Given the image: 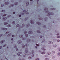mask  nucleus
<instances>
[{"instance_id":"obj_1","label":"nucleus","mask_w":60,"mask_h":60,"mask_svg":"<svg viewBox=\"0 0 60 60\" xmlns=\"http://www.w3.org/2000/svg\"><path fill=\"white\" fill-rule=\"evenodd\" d=\"M44 10L47 13H48V15L49 16L50 15V12H49V11L48 10V8H45Z\"/></svg>"},{"instance_id":"obj_2","label":"nucleus","mask_w":60,"mask_h":60,"mask_svg":"<svg viewBox=\"0 0 60 60\" xmlns=\"http://www.w3.org/2000/svg\"><path fill=\"white\" fill-rule=\"evenodd\" d=\"M19 37L20 38H22V40H25V38H23V35H20L19 36Z\"/></svg>"},{"instance_id":"obj_3","label":"nucleus","mask_w":60,"mask_h":60,"mask_svg":"<svg viewBox=\"0 0 60 60\" xmlns=\"http://www.w3.org/2000/svg\"><path fill=\"white\" fill-rule=\"evenodd\" d=\"M34 51H32V57H34Z\"/></svg>"},{"instance_id":"obj_4","label":"nucleus","mask_w":60,"mask_h":60,"mask_svg":"<svg viewBox=\"0 0 60 60\" xmlns=\"http://www.w3.org/2000/svg\"><path fill=\"white\" fill-rule=\"evenodd\" d=\"M48 43L50 44H53V42L52 41H49L48 42Z\"/></svg>"},{"instance_id":"obj_5","label":"nucleus","mask_w":60,"mask_h":60,"mask_svg":"<svg viewBox=\"0 0 60 60\" xmlns=\"http://www.w3.org/2000/svg\"><path fill=\"white\" fill-rule=\"evenodd\" d=\"M27 33V32H26V31H25V32L24 33V34H25V35L26 37H28V35L27 34H26Z\"/></svg>"},{"instance_id":"obj_6","label":"nucleus","mask_w":60,"mask_h":60,"mask_svg":"<svg viewBox=\"0 0 60 60\" xmlns=\"http://www.w3.org/2000/svg\"><path fill=\"white\" fill-rule=\"evenodd\" d=\"M52 46L53 48H56V47L57 45L56 44H53L52 45Z\"/></svg>"},{"instance_id":"obj_7","label":"nucleus","mask_w":60,"mask_h":60,"mask_svg":"<svg viewBox=\"0 0 60 60\" xmlns=\"http://www.w3.org/2000/svg\"><path fill=\"white\" fill-rule=\"evenodd\" d=\"M23 12H25V13H26V14H27L29 13L27 11H26L25 10H23Z\"/></svg>"},{"instance_id":"obj_8","label":"nucleus","mask_w":60,"mask_h":60,"mask_svg":"<svg viewBox=\"0 0 60 60\" xmlns=\"http://www.w3.org/2000/svg\"><path fill=\"white\" fill-rule=\"evenodd\" d=\"M56 53V52L55 51H53L52 52V55H54Z\"/></svg>"},{"instance_id":"obj_9","label":"nucleus","mask_w":60,"mask_h":60,"mask_svg":"<svg viewBox=\"0 0 60 60\" xmlns=\"http://www.w3.org/2000/svg\"><path fill=\"white\" fill-rule=\"evenodd\" d=\"M30 22L31 24H34V21H33V20H30Z\"/></svg>"},{"instance_id":"obj_10","label":"nucleus","mask_w":60,"mask_h":60,"mask_svg":"<svg viewBox=\"0 0 60 60\" xmlns=\"http://www.w3.org/2000/svg\"><path fill=\"white\" fill-rule=\"evenodd\" d=\"M21 42H22V41L20 40L18 41H17V43L19 44H20V43H21Z\"/></svg>"},{"instance_id":"obj_11","label":"nucleus","mask_w":60,"mask_h":60,"mask_svg":"<svg viewBox=\"0 0 60 60\" xmlns=\"http://www.w3.org/2000/svg\"><path fill=\"white\" fill-rule=\"evenodd\" d=\"M57 56L58 57H59L60 56V52H59L57 54Z\"/></svg>"},{"instance_id":"obj_12","label":"nucleus","mask_w":60,"mask_h":60,"mask_svg":"<svg viewBox=\"0 0 60 60\" xmlns=\"http://www.w3.org/2000/svg\"><path fill=\"white\" fill-rule=\"evenodd\" d=\"M2 30H7V29L6 28H2Z\"/></svg>"},{"instance_id":"obj_13","label":"nucleus","mask_w":60,"mask_h":60,"mask_svg":"<svg viewBox=\"0 0 60 60\" xmlns=\"http://www.w3.org/2000/svg\"><path fill=\"white\" fill-rule=\"evenodd\" d=\"M47 54L48 55H51V52H48L47 53Z\"/></svg>"},{"instance_id":"obj_14","label":"nucleus","mask_w":60,"mask_h":60,"mask_svg":"<svg viewBox=\"0 0 60 60\" xmlns=\"http://www.w3.org/2000/svg\"><path fill=\"white\" fill-rule=\"evenodd\" d=\"M26 50L25 51L26 53H27L28 52V51L27 50V48H26Z\"/></svg>"},{"instance_id":"obj_15","label":"nucleus","mask_w":60,"mask_h":60,"mask_svg":"<svg viewBox=\"0 0 60 60\" xmlns=\"http://www.w3.org/2000/svg\"><path fill=\"white\" fill-rule=\"evenodd\" d=\"M17 55H18V56H21V57H22V55H20L19 54V53H17Z\"/></svg>"},{"instance_id":"obj_16","label":"nucleus","mask_w":60,"mask_h":60,"mask_svg":"<svg viewBox=\"0 0 60 60\" xmlns=\"http://www.w3.org/2000/svg\"><path fill=\"white\" fill-rule=\"evenodd\" d=\"M7 26L8 27H11V25L10 24L8 25Z\"/></svg>"},{"instance_id":"obj_17","label":"nucleus","mask_w":60,"mask_h":60,"mask_svg":"<svg viewBox=\"0 0 60 60\" xmlns=\"http://www.w3.org/2000/svg\"><path fill=\"white\" fill-rule=\"evenodd\" d=\"M41 49L43 50H44V51L45 50H46V49H45V48L43 47H42L41 48Z\"/></svg>"},{"instance_id":"obj_18","label":"nucleus","mask_w":60,"mask_h":60,"mask_svg":"<svg viewBox=\"0 0 60 60\" xmlns=\"http://www.w3.org/2000/svg\"><path fill=\"white\" fill-rule=\"evenodd\" d=\"M14 6V4H11V5L10 6H9V8L11 7H13V6Z\"/></svg>"},{"instance_id":"obj_19","label":"nucleus","mask_w":60,"mask_h":60,"mask_svg":"<svg viewBox=\"0 0 60 60\" xmlns=\"http://www.w3.org/2000/svg\"><path fill=\"white\" fill-rule=\"evenodd\" d=\"M32 33H33V32L31 31H29L28 32V34H32Z\"/></svg>"},{"instance_id":"obj_20","label":"nucleus","mask_w":60,"mask_h":60,"mask_svg":"<svg viewBox=\"0 0 60 60\" xmlns=\"http://www.w3.org/2000/svg\"><path fill=\"white\" fill-rule=\"evenodd\" d=\"M9 4V2H6L5 3V4H6V5H7V4Z\"/></svg>"},{"instance_id":"obj_21","label":"nucleus","mask_w":60,"mask_h":60,"mask_svg":"<svg viewBox=\"0 0 60 60\" xmlns=\"http://www.w3.org/2000/svg\"><path fill=\"white\" fill-rule=\"evenodd\" d=\"M28 59H32V57L31 56H29L28 57Z\"/></svg>"},{"instance_id":"obj_22","label":"nucleus","mask_w":60,"mask_h":60,"mask_svg":"<svg viewBox=\"0 0 60 60\" xmlns=\"http://www.w3.org/2000/svg\"><path fill=\"white\" fill-rule=\"evenodd\" d=\"M8 24V22H4V25H7Z\"/></svg>"},{"instance_id":"obj_23","label":"nucleus","mask_w":60,"mask_h":60,"mask_svg":"<svg viewBox=\"0 0 60 60\" xmlns=\"http://www.w3.org/2000/svg\"><path fill=\"white\" fill-rule=\"evenodd\" d=\"M30 41H31L30 39H29V40H27V42H30Z\"/></svg>"},{"instance_id":"obj_24","label":"nucleus","mask_w":60,"mask_h":60,"mask_svg":"<svg viewBox=\"0 0 60 60\" xmlns=\"http://www.w3.org/2000/svg\"><path fill=\"white\" fill-rule=\"evenodd\" d=\"M6 19H7V18L5 17H4L3 18V19H4V20H6Z\"/></svg>"},{"instance_id":"obj_25","label":"nucleus","mask_w":60,"mask_h":60,"mask_svg":"<svg viewBox=\"0 0 60 60\" xmlns=\"http://www.w3.org/2000/svg\"><path fill=\"white\" fill-rule=\"evenodd\" d=\"M29 4V2H27L26 3V6H27L28 5V4Z\"/></svg>"},{"instance_id":"obj_26","label":"nucleus","mask_w":60,"mask_h":60,"mask_svg":"<svg viewBox=\"0 0 60 60\" xmlns=\"http://www.w3.org/2000/svg\"><path fill=\"white\" fill-rule=\"evenodd\" d=\"M37 24L38 25H41V23L39 22H37Z\"/></svg>"},{"instance_id":"obj_27","label":"nucleus","mask_w":60,"mask_h":60,"mask_svg":"<svg viewBox=\"0 0 60 60\" xmlns=\"http://www.w3.org/2000/svg\"><path fill=\"white\" fill-rule=\"evenodd\" d=\"M41 54H45V52H43L41 53Z\"/></svg>"},{"instance_id":"obj_28","label":"nucleus","mask_w":60,"mask_h":60,"mask_svg":"<svg viewBox=\"0 0 60 60\" xmlns=\"http://www.w3.org/2000/svg\"><path fill=\"white\" fill-rule=\"evenodd\" d=\"M37 33H41V32H40V31L39 30H38L37 31Z\"/></svg>"},{"instance_id":"obj_29","label":"nucleus","mask_w":60,"mask_h":60,"mask_svg":"<svg viewBox=\"0 0 60 60\" xmlns=\"http://www.w3.org/2000/svg\"><path fill=\"white\" fill-rule=\"evenodd\" d=\"M19 60H25L24 59H21V58H19Z\"/></svg>"},{"instance_id":"obj_30","label":"nucleus","mask_w":60,"mask_h":60,"mask_svg":"<svg viewBox=\"0 0 60 60\" xmlns=\"http://www.w3.org/2000/svg\"><path fill=\"white\" fill-rule=\"evenodd\" d=\"M4 42V40H3V41H2L0 42V43H3Z\"/></svg>"},{"instance_id":"obj_31","label":"nucleus","mask_w":60,"mask_h":60,"mask_svg":"<svg viewBox=\"0 0 60 60\" xmlns=\"http://www.w3.org/2000/svg\"><path fill=\"white\" fill-rule=\"evenodd\" d=\"M56 39H53L52 41H53V42H55V41H56Z\"/></svg>"},{"instance_id":"obj_32","label":"nucleus","mask_w":60,"mask_h":60,"mask_svg":"<svg viewBox=\"0 0 60 60\" xmlns=\"http://www.w3.org/2000/svg\"><path fill=\"white\" fill-rule=\"evenodd\" d=\"M35 60H40V58H38L36 59Z\"/></svg>"},{"instance_id":"obj_33","label":"nucleus","mask_w":60,"mask_h":60,"mask_svg":"<svg viewBox=\"0 0 60 60\" xmlns=\"http://www.w3.org/2000/svg\"><path fill=\"white\" fill-rule=\"evenodd\" d=\"M45 41V39H44L42 41V42H44Z\"/></svg>"},{"instance_id":"obj_34","label":"nucleus","mask_w":60,"mask_h":60,"mask_svg":"<svg viewBox=\"0 0 60 60\" xmlns=\"http://www.w3.org/2000/svg\"><path fill=\"white\" fill-rule=\"evenodd\" d=\"M28 45H29L27 44H26L25 45V46L26 47H27V46H28Z\"/></svg>"},{"instance_id":"obj_35","label":"nucleus","mask_w":60,"mask_h":60,"mask_svg":"<svg viewBox=\"0 0 60 60\" xmlns=\"http://www.w3.org/2000/svg\"><path fill=\"white\" fill-rule=\"evenodd\" d=\"M22 48H24L25 47V45H24L23 44H22Z\"/></svg>"},{"instance_id":"obj_36","label":"nucleus","mask_w":60,"mask_h":60,"mask_svg":"<svg viewBox=\"0 0 60 60\" xmlns=\"http://www.w3.org/2000/svg\"><path fill=\"white\" fill-rule=\"evenodd\" d=\"M45 60H49V59L48 58H45Z\"/></svg>"},{"instance_id":"obj_37","label":"nucleus","mask_w":60,"mask_h":60,"mask_svg":"<svg viewBox=\"0 0 60 60\" xmlns=\"http://www.w3.org/2000/svg\"><path fill=\"white\" fill-rule=\"evenodd\" d=\"M9 33H10V32H7L6 33V34H9Z\"/></svg>"},{"instance_id":"obj_38","label":"nucleus","mask_w":60,"mask_h":60,"mask_svg":"<svg viewBox=\"0 0 60 60\" xmlns=\"http://www.w3.org/2000/svg\"><path fill=\"white\" fill-rule=\"evenodd\" d=\"M4 4H1V7H4Z\"/></svg>"},{"instance_id":"obj_39","label":"nucleus","mask_w":60,"mask_h":60,"mask_svg":"<svg viewBox=\"0 0 60 60\" xmlns=\"http://www.w3.org/2000/svg\"><path fill=\"white\" fill-rule=\"evenodd\" d=\"M15 5H17L18 4V2H15Z\"/></svg>"},{"instance_id":"obj_40","label":"nucleus","mask_w":60,"mask_h":60,"mask_svg":"<svg viewBox=\"0 0 60 60\" xmlns=\"http://www.w3.org/2000/svg\"><path fill=\"white\" fill-rule=\"evenodd\" d=\"M45 57H48V55H45Z\"/></svg>"},{"instance_id":"obj_41","label":"nucleus","mask_w":60,"mask_h":60,"mask_svg":"<svg viewBox=\"0 0 60 60\" xmlns=\"http://www.w3.org/2000/svg\"><path fill=\"white\" fill-rule=\"evenodd\" d=\"M19 26V25L18 24L16 26V27H18V26Z\"/></svg>"},{"instance_id":"obj_42","label":"nucleus","mask_w":60,"mask_h":60,"mask_svg":"<svg viewBox=\"0 0 60 60\" xmlns=\"http://www.w3.org/2000/svg\"><path fill=\"white\" fill-rule=\"evenodd\" d=\"M60 51V48H59L58 49V51Z\"/></svg>"},{"instance_id":"obj_43","label":"nucleus","mask_w":60,"mask_h":60,"mask_svg":"<svg viewBox=\"0 0 60 60\" xmlns=\"http://www.w3.org/2000/svg\"><path fill=\"white\" fill-rule=\"evenodd\" d=\"M57 38H60V36H58L57 37Z\"/></svg>"},{"instance_id":"obj_44","label":"nucleus","mask_w":60,"mask_h":60,"mask_svg":"<svg viewBox=\"0 0 60 60\" xmlns=\"http://www.w3.org/2000/svg\"><path fill=\"white\" fill-rule=\"evenodd\" d=\"M16 50L17 51H19V49L18 48H16Z\"/></svg>"},{"instance_id":"obj_45","label":"nucleus","mask_w":60,"mask_h":60,"mask_svg":"<svg viewBox=\"0 0 60 60\" xmlns=\"http://www.w3.org/2000/svg\"><path fill=\"white\" fill-rule=\"evenodd\" d=\"M57 42H60V41L59 40V39H58L57 40Z\"/></svg>"},{"instance_id":"obj_46","label":"nucleus","mask_w":60,"mask_h":60,"mask_svg":"<svg viewBox=\"0 0 60 60\" xmlns=\"http://www.w3.org/2000/svg\"><path fill=\"white\" fill-rule=\"evenodd\" d=\"M10 35H11V34H8L7 35V36H10Z\"/></svg>"},{"instance_id":"obj_47","label":"nucleus","mask_w":60,"mask_h":60,"mask_svg":"<svg viewBox=\"0 0 60 60\" xmlns=\"http://www.w3.org/2000/svg\"><path fill=\"white\" fill-rule=\"evenodd\" d=\"M11 16V15H9L8 16V18H9V17H10Z\"/></svg>"},{"instance_id":"obj_48","label":"nucleus","mask_w":60,"mask_h":60,"mask_svg":"<svg viewBox=\"0 0 60 60\" xmlns=\"http://www.w3.org/2000/svg\"><path fill=\"white\" fill-rule=\"evenodd\" d=\"M15 22L14 21H13L12 22V24H15Z\"/></svg>"},{"instance_id":"obj_49","label":"nucleus","mask_w":60,"mask_h":60,"mask_svg":"<svg viewBox=\"0 0 60 60\" xmlns=\"http://www.w3.org/2000/svg\"><path fill=\"white\" fill-rule=\"evenodd\" d=\"M15 46H14V48H17V46H16V45H15Z\"/></svg>"},{"instance_id":"obj_50","label":"nucleus","mask_w":60,"mask_h":60,"mask_svg":"<svg viewBox=\"0 0 60 60\" xmlns=\"http://www.w3.org/2000/svg\"><path fill=\"white\" fill-rule=\"evenodd\" d=\"M55 58V56H53L52 57V58L53 59H54Z\"/></svg>"},{"instance_id":"obj_51","label":"nucleus","mask_w":60,"mask_h":60,"mask_svg":"<svg viewBox=\"0 0 60 60\" xmlns=\"http://www.w3.org/2000/svg\"><path fill=\"white\" fill-rule=\"evenodd\" d=\"M56 35L58 36V35H60V34L59 33H58Z\"/></svg>"},{"instance_id":"obj_52","label":"nucleus","mask_w":60,"mask_h":60,"mask_svg":"<svg viewBox=\"0 0 60 60\" xmlns=\"http://www.w3.org/2000/svg\"><path fill=\"white\" fill-rule=\"evenodd\" d=\"M19 54H22V52H19Z\"/></svg>"},{"instance_id":"obj_53","label":"nucleus","mask_w":60,"mask_h":60,"mask_svg":"<svg viewBox=\"0 0 60 60\" xmlns=\"http://www.w3.org/2000/svg\"><path fill=\"white\" fill-rule=\"evenodd\" d=\"M25 19L26 20H27V17H26V18H25Z\"/></svg>"},{"instance_id":"obj_54","label":"nucleus","mask_w":60,"mask_h":60,"mask_svg":"<svg viewBox=\"0 0 60 60\" xmlns=\"http://www.w3.org/2000/svg\"><path fill=\"white\" fill-rule=\"evenodd\" d=\"M30 26V25L29 24H28L27 25V26Z\"/></svg>"},{"instance_id":"obj_55","label":"nucleus","mask_w":60,"mask_h":60,"mask_svg":"<svg viewBox=\"0 0 60 60\" xmlns=\"http://www.w3.org/2000/svg\"><path fill=\"white\" fill-rule=\"evenodd\" d=\"M5 11V10H3L2 11V12H4Z\"/></svg>"},{"instance_id":"obj_56","label":"nucleus","mask_w":60,"mask_h":60,"mask_svg":"<svg viewBox=\"0 0 60 60\" xmlns=\"http://www.w3.org/2000/svg\"><path fill=\"white\" fill-rule=\"evenodd\" d=\"M54 14V13H53V12H52V13L51 15H53Z\"/></svg>"},{"instance_id":"obj_57","label":"nucleus","mask_w":60,"mask_h":60,"mask_svg":"<svg viewBox=\"0 0 60 60\" xmlns=\"http://www.w3.org/2000/svg\"><path fill=\"white\" fill-rule=\"evenodd\" d=\"M6 46V45H4L3 46V47H4L5 46Z\"/></svg>"},{"instance_id":"obj_58","label":"nucleus","mask_w":60,"mask_h":60,"mask_svg":"<svg viewBox=\"0 0 60 60\" xmlns=\"http://www.w3.org/2000/svg\"><path fill=\"white\" fill-rule=\"evenodd\" d=\"M2 35H3L2 34H0V37H1V36H2Z\"/></svg>"},{"instance_id":"obj_59","label":"nucleus","mask_w":60,"mask_h":60,"mask_svg":"<svg viewBox=\"0 0 60 60\" xmlns=\"http://www.w3.org/2000/svg\"><path fill=\"white\" fill-rule=\"evenodd\" d=\"M42 36H40V38H42Z\"/></svg>"},{"instance_id":"obj_60","label":"nucleus","mask_w":60,"mask_h":60,"mask_svg":"<svg viewBox=\"0 0 60 60\" xmlns=\"http://www.w3.org/2000/svg\"><path fill=\"white\" fill-rule=\"evenodd\" d=\"M23 56L24 57H25V56H26V55H23Z\"/></svg>"},{"instance_id":"obj_61","label":"nucleus","mask_w":60,"mask_h":60,"mask_svg":"<svg viewBox=\"0 0 60 60\" xmlns=\"http://www.w3.org/2000/svg\"><path fill=\"white\" fill-rule=\"evenodd\" d=\"M2 49V46H0V49Z\"/></svg>"},{"instance_id":"obj_62","label":"nucleus","mask_w":60,"mask_h":60,"mask_svg":"<svg viewBox=\"0 0 60 60\" xmlns=\"http://www.w3.org/2000/svg\"><path fill=\"white\" fill-rule=\"evenodd\" d=\"M6 15L5 14V15H4L3 16H6Z\"/></svg>"},{"instance_id":"obj_63","label":"nucleus","mask_w":60,"mask_h":60,"mask_svg":"<svg viewBox=\"0 0 60 60\" xmlns=\"http://www.w3.org/2000/svg\"><path fill=\"white\" fill-rule=\"evenodd\" d=\"M14 36H14V35H12V37H14Z\"/></svg>"},{"instance_id":"obj_64","label":"nucleus","mask_w":60,"mask_h":60,"mask_svg":"<svg viewBox=\"0 0 60 60\" xmlns=\"http://www.w3.org/2000/svg\"><path fill=\"white\" fill-rule=\"evenodd\" d=\"M19 17H21V15H19Z\"/></svg>"}]
</instances>
